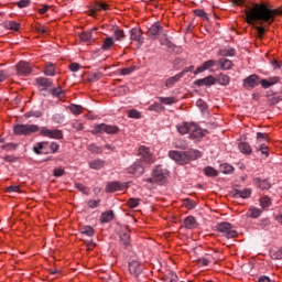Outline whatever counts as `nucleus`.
Segmentation results:
<instances>
[{
	"mask_svg": "<svg viewBox=\"0 0 282 282\" xmlns=\"http://www.w3.org/2000/svg\"><path fill=\"white\" fill-rule=\"evenodd\" d=\"M164 106H162V104L160 102H155L153 105H150L148 110L149 111H155V113H162V111H164Z\"/></svg>",
	"mask_w": 282,
	"mask_h": 282,
	"instance_id": "40",
	"label": "nucleus"
},
{
	"mask_svg": "<svg viewBox=\"0 0 282 282\" xmlns=\"http://www.w3.org/2000/svg\"><path fill=\"white\" fill-rule=\"evenodd\" d=\"M102 10V2L96 1L94 8L90 10V14L100 12Z\"/></svg>",
	"mask_w": 282,
	"mask_h": 282,
	"instance_id": "57",
	"label": "nucleus"
},
{
	"mask_svg": "<svg viewBox=\"0 0 282 282\" xmlns=\"http://www.w3.org/2000/svg\"><path fill=\"white\" fill-rule=\"evenodd\" d=\"M15 6H18V8H28L30 6V0H20Z\"/></svg>",
	"mask_w": 282,
	"mask_h": 282,
	"instance_id": "61",
	"label": "nucleus"
},
{
	"mask_svg": "<svg viewBox=\"0 0 282 282\" xmlns=\"http://www.w3.org/2000/svg\"><path fill=\"white\" fill-rule=\"evenodd\" d=\"M44 74H45V76H54V74H56L53 63L46 64V66L44 68Z\"/></svg>",
	"mask_w": 282,
	"mask_h": 282,
	"instance_id": "46",
	"label": "nucleus"
},
{
	"mask_svg": "<svg viewBox=\"0 0 282 282\" xmlns=\"http://www.w3.org/2000/svg\"><path fill=\"white\" fill-rule=\"evenodd\" d=\"M152 175H154V182L160 184V183L164 182V180H166V177H169V170L159 165L155 167Z\"/></svg>",
	"mask_w": 282,
	"mask_h": 282,
	"instance_id": "9",
	"label": "nucleus"
},
{
	"mask_svg": "<svg viewBox=\"0 0 282 282\" xmlns=\"http://www.w3.org/2000/svg\"><path fill=\"white\" fill-rule=\"evenodd\" d=\"M257 151H260V153L262 155H264L265 158H268L270 155V152L268 150V145H265V143H260L258 145H254Z\"/></svg>",
	"mask_w": 282,
	"mask_h": 282,
	"instance_id": "43",
	"label": "nucleus"
},
{
	"mask_svg": "<svg viewBox=\"0 0 282 282\" xmlns=\"http://www.w3.org/2000/svg\"><path fill=\"white\" fill-rule=\"evenodd\" d=\"M191 127H193V123L184 122L181 126H177V131L181 133V135H188L191 134Z\"/></svg>",
	"mask_w": 282,
	"mask_h": 282,
	"instance_id": "26",
	"label": "nucleus"
},
{
	"mask_svg": "<svg viewBox=\"0 0 282 282\" xmlns=\"http://www.w3.org/2000/svg\"><path fill=\"white\" fill-rule=\"evenodd\" d=\"M258 85H259V77L254 74L243 79L245 89H254Z\"/></svg>",
	"mask_w": 282,
	"mask_h": 282,
	"instance_id": "14",
	"label": "nucleus"
},
{
	"mask_svg": "<svg viewBox=\"0 0 282 282\" xmlns=\"http://www.w3.org/2000/svg\"><path fill=\"white\" fill-rule=\"evenodd\" d=\"M45 144H47V142H39L34 148L33 151L34 153H36V155H41V151H43V149H45Z\"/></svg>",
	"mask_w": 282,
	"mask_h": 282,
	"instance_id": "50",
	"label": "nucleus"
},
{
	"mask_svg": "<svg viewBox=\"0 0 282 282\" xmlns=\"http://www.w3.org/2000/svg\"><path fill=\"white\" fill-rule=\"evenodd\" d=\"M183 204L186 208H188V210H193V208L196 206L195 202H193L191 198L184 199Z\"/></svg>",
	"mask_w": 282,
	"mask_h": 282,
	"instance_id": "54",
	"label": "nucleus"
},
{
	"mask_svg": "<svg viewBox=\"0 0 282 282\" xmlns=\"http://www.w3.org/2000/svg\"><path fill=\"white\" fill-rule=\"evenodd\" d=\"M94 32H96V29L82 33L80 41H84L85 43H89V41H91V39H94V36L91 35V34H94Z\"/></svg>",
	"mask_w": 282,
	"mask_h": 282,
	"instance_id": "39",
	"label": "nucleus"
},
{
	"mask_svg": "<svg viewBox=\"0 0 282 282\" xmlns=\"http://www.w3.org/2000/svg\"><path fill=\"white\" fill-rule=\"evenodd\" d=\"M239 151L245 153V155H250V153H252V148L250 147V143L241 142L239 143Z\"/></svg>",
	"mask_w": 282,
	"mask_h": 282,
	"instance_id": "34",
	"label": "nucleus"
},
{
	"mask_svg": "<svg viewBox=\"0 0 282 282\" xmlns=\"http://www.w3.org/2000/svg\"><path fill=\"white\" fill-rule=\"evenodd\" d=\"M204 173L207 177H217V175H219V171L215 170L213 166H206Z\"/></svg>",
	"mask_w": 282,
	"mask_h": 282,
	"instance_id": "41",
	"label": "nucleus"
},
{
	"mask_svg": "<svg viewBox=\"0 0 282 282\" xmlns=\"http://www.w3.org/2000/svg\"><path fill=\"white\" fill-rule=\"evenodd\" d=\"M35 83L40 91H47V89L54 85V82L47 77H37Z\"/></svg>",
	"mask_w": 282,
	"mask_h": 282,
	"instance_id": "10",
	"label": "nucleus"
},
{
	"mask_svg": "<svg viewBox=\"0 0 282 282\" xmlns=\"http://www.w3.org/2000/svg\"><path fill=\"white\" fill-rule=\"evenodd\" d=\"M218 65L220 66V69H223L224 72L232 69V61L228 58H220L218 61Z\"/></svg>",
	"mask_w": 282,
	"mask_h": 282,
	"instance_id": "27",
	"label": "nucleus"
},
{
	"mask_svg": "<svg viewBox=\"0 0 282 282\" xmlns=\"http://www.w3.org/2000/svg\"><path fill=\"white\" fill-rule=\"evenodd\" d=\"M113 219V210L104 212L100 216L101 224H109Z\"/></svg>",
	"mask_w": 282,
	"mask_h": 282,
	"instance_id": "30",
	"label": "nucleus"
},
{
	"mask_svg": "<svg viewBox=\"0 0 282 282\" xmlns=\"http://www.w3.org/2000/svg\"><path fill=\"white\" fill-rule=\"evenodd\" d=\"M89 169H93L94 171H100V169L105 167V161L97 159L95 161H90Z\"/></svg>",
	"mask_w": 282,
	"mask_h": 282,
	"instance_id": "28",
	"label": "nucleus"
},
{
	"mask_svg": "<svg viewBox=\"0 0 282 282\" xmlns=\"http://www.w3.org/2000/svg\"><path fill=\"white\" fill-rule=\"evenodd\" d=\"M124 185H122L120 182H110L107 184L106 191L108 193H116L117 191H123Z\"/></svg>",
	"mask_w": 282,
	"mask_h": 282,
	"instance_id": "22",
	"label": "nucleus"
},
{
	"mask_svg": "<svg viewBox=\"0 0 282 282\" xmlns=\"http://www.w3.org/2000/svg\"><path fill=\"white\" fill-rule=\"evenodd\" d=\"M119 237L122 246H124L126 248L129 246V243H131V235L129 229L124 228L123 230H121Z\"/></svg>",
	"mask_w": 282,
	"mask_h": 282,
	"instance_id": "20",
	"label": "nucleus"
},
{
	"mask_svg": "<svg viewBox=\"0 0 282 282\" xmlns=\"http://www.w3.org/2000/svg\"><path fill=\"white\" fill-rule=\"evenodd\" d=\"M281 100H282V94L274 95L272 98H270L271 105H276L278 102H281Z\"/></svg>",
	"mask_w": 282,
	"mask_h": 282,
	"instance_id": "60",
	"label": "nucleus"
},
{
	"mask_svg": "<svg viewBox=\"0 0 282 282\" xmlns=\"http://www.w3.org/2000/svg\"><path fill=\"white\" fill-rule=\"evenodd\" d=\"M128 117L134 118L135 120H140V118H142V115L138 110L133 109L128 111Z\"/></svg>",
	"mask_w": 282,
	"mask_h": 282,
	"instance_id": "55",
	"label": "nucleus"
},
{
	"mask_svg": "<svg viewBox=\"0 0 282 282\" xmlns=\"http://www.w3.org/2000/svg\"><path fill=\"white\" fill-rule=\"evenodd\" d=\"M167 31L164 30V26H162V24H160V22H156L154 24H152L148 31H147V35L150 39L155 40H160V36H163Z\"/></svg>",
	"mask_w": 282,
	"mask_h": 282,
	"instance_id": "7",
	"label": "nucleus"
},
{
	"mask_svg": "<svg viewBox=\"0 0 282 282\" xmlns=\"http://www.w3.org/2000/svg\"><path fill=\"white\" fill-rule=\"evenodd\" d=\"M115 41H124L127 35L124 34V31L122 29H115L113 34H112Z\"/></svg>",
	"mask_w": 282,
	"mask_h": 282,
	"instance_id": "36",
	"label": "nucleus"
},
{
	"mask_svg": "<svg viewBox=\"0 0 282 282\" xmlns=\"http://www.w3.org/2000/svg\"><path fill=\"white\" fill-rule=\"evenodd\" d=\"M40 131V135L43 138H51L52 140H63V130L52 129L47 127H39L37 124H23L18 123L13 127L15 135H32Z\"/></svg>",
	"mask_w": 282,
	"mask_h": 282,
	"instance_id": "2",
	"label": "nucleus"
},
{
	"mask_svg": "<svg viewBox=\"0 0 282 282\" xmlns=\"http://www.w3.org/2000/svg\"><path fill=\"white\" fill-rule=\"evenodd\" d=\"M58 149H61V145L56 142H52L50 144V150H51V153H56V151H58Z\"/></svg>",
	"mask_w": 282,
	"mask_h": 282,
	"instance_id": "62",
	"label": "nucleus"
},
{
	"mask_svg": "<svg viewBox=\"0 0 282 282\" xmlns=\"http://www.w3.org/2000/svg\"><path fill=\"white\" fill-rule=\"evenodd\" d=\"M53 98H65V90L62 87L53 88L50 90Z\"/></svg>",
	"mask_w": 282,
	"mask_h": 282,
	"instance_id": "35",
	"label": "nucleus"
},
{
	"mask_svg": "<svg viewBox=\"0 0 282 282\" xmlns=\"http://www.w3.org/2000/svg\"><path fill=\"white\" fill-rule=\"evenodd\" d=\"M275 17H282V10L270 9L265 3H254L252 8L246 10L247 23L249 25H254L257 22H260V25H263V23L272 25Z\"/></svg>",
	"mask_w": 282,
	"mask_h": 282,
	"instance_id": "1",
	"label": "nucleus"
},
{
	"mask_svg": "<svg viewBox=\"0 0 282 282\" xmlns=\"http://www.w3.org/2000/svg\"><path fill=\"white\" fill-rule=\"evenodd\" d=\"M6 28H8V30H14L15 32H18L19 23H17L14 21H9L6 23Z\"/></svg>",
	"mask_w": 282,
	"mask_h": 282,
	"instance_id": "56",
	"label": "nucleus"
},
{
	"mask_svg": "<svg viewBox=\"0 0 282 282\" xmlns=\"http://www.w3.org/2000/svg\"><path fill=\"white\" fill-rule=\"evenodd\" d=\"M270 219L268 218H263L259 221L258 226L259 228H261L262 230H264V228H268V226H270Z\"/></svg>",
	"mask_w": 282,
	"mask_h": 282,
	"instance_id": "58",
	"label": "nucleus"
},
{
	"mask_svg": "<svg viewBox=\"0 0 282 282\" xmlns=\"http://www.w3.org/2000/svg\"><path fill=\"white\" fill-rule=\"evenodd\" d=\"M271 259H282V251H273L271 253Z\"/></svg>",
	"mask_w": 282,
	"mask_h": 282,
	"instance_id": "64",
	"label": "nucleus"
},
{
	"mask_svg": "<svg viewBox=\"0 0 282 282\" xmlns=\"http://www.w3.org/2000/svg\"><path fill=\"white\" fill-rule=\"evenodd\" d=\"M264 142H270V137L268 135V133L258 132L256 145L265 144Z\"/></svg>",
	"mask_w": 282,
	"mask_h": 282,
	"instance_id": "33",
	"label": "nucleus"
},
{
	"mask_svg": "<svg viewBox=\"0 0 282 282\" xmlns=\"http://www.w3.org/2000/svg\"><path fill=\"white\" fill-rule=\"evenodd\" d=\"M159 42L160 45H163L170 52H173V50H175V44L173 43V41H171V37H169V31H165V34L159 37Z\"/></svg>",
	"mask_w": 282,
	"mask_h": 282,
	"instance_id": "12",
	"label": "nucleus"
},
{
	"mask_svg": "<svg viewBox=\"0 0 282 282\" xmlns=\"http://www.w3.org/2000/svg\"><path fill=\"white\" fill-rule=\"evenodd\" d=\"M261 213H263V210H261L260 208H257V207H250L248 210V215H249V217H252V219H257V218L261 217Z\"/></svg>",
	"mask_w": 282,
	"mask_h": 282,
	"instance_id": "38",
	"label": "nucleus"
},
{
	"mask_svg": "<svg viewBox=\"0 0 282 282\" xmlns=\"http://www.w3.org/2000/svg\"><path fill=\"white\" fill-rule=\"evenodd\" d=\"M216 230L226 237L227 239H235L237 237V230L232 229V225L230 223H219L216 225Z\"/></svg>",
	"mask_w": 282,
	"mask_h": 282,
	"instance_id": "6",
	"label": "nucleus"
},
{
	"mask_svg": "<svg viewBox=\"0 0 282 282\" xmlns=\"http://www.w3.org/2000/svg\"><path fill=\"white\" fill-rule=\"evenodd\" d=\"M130 40L135 41L139 45L144 43V37H142V30L138 28H133L130 30Z\"/></svg>",
	"mask_w": 282,
	"mask_h": 282,
	"instance_id": "16",
	"label": "nucleus"
},
{
	"mask_svg": "<svg viewBox=\"0 0 282 282\" xmlns=\"http://www.w3.org/2000/svg\"><path fill=\"white\" fill-rule=\"evenodd\" d=\"M281 77L279 76H273V77H269L267 79H262L260 82V85L263 89H270V87L276 85V83H280Z\"/></svg>",
	"mask_w": 282,
	"mask_h": 282,
	"instance_id": "17",
	"label": "nucleus"
},
{
	"mask_svg": "<svg viewBox=\"0 0 282 282\" xmlns=\"http://www.w3.org/2000/svg\"><path fill=\"white\" fill-rule=\"evenodd\" d=\"M271 205H272V199H270V197L263 196L262 198H260L261 208H270Z\"/></svg>",
	"mask_w": 282,
	"mask_h": 282,
	"instance_id": "47",
	"label": "nucleus"
},
{
	"mask_svg": "<svg viewBox=\"0 0 282 282\" xmlns=\"http://www.w3.org/2000/svg\"><path fill=\"white\" fill-rule=\"evenodd\" d=\"M120 131L118 126H111L107 123H99L94 127L91 130L93 135H98L100 133H107L108 135H113Z\"/></svg>",
	"mask_w": 282,
	"mask_h": 282,
	"instance_id": "5",
	"label": "nucleus"
},
{
	"mask_svg": "<svg viewBox=\"0 0 282 282\" xmlns=\"http://www.w3.org/2000/svg\"><path fill=\"white\" fill-rule=\"evenodd\" d=\"M217 83V78H215L213 75H209L205 78H200L194 82V85L197 87H213Z\"/></svg>",
	"mask_w": 282,
	"mask_h": 282,
	"instance_id": "11",
	"label": "nucleus"
},
{
	"mask_svg": "<svg viewBox=\"0 0 282 282\" xmlns=\"http://www.w3.org/2000/svg\"><path fill=\"white\" fill-rule=\"evenodd\" d=\"M215 62L214 59H208L206 61L202 66L197 67L196 72H194L195 75L202 74V72H206V69H210V67H215Z\"/></svg>",
	"mask_w": 282,
	"mask_h": 282,
	"instance_id": "24",
	"label": "nucleus"
},
{
	"mask_svg": "<svg viewBox=\"0 0 282 282\" xmlns=\"http://www.w3.org/2000/svg\"><path fill=\"white\" fill-rule=\"evenodd\" d=\"M113 45H116V42L113 41V39L111 36H108L104 40L101 50H104V52H107L108 50H111V47H113Z\"/></svg>",
	"mask_w": 282,
	"mask_h": 282,
	"instance_id": "31",
	"label": "nucleus"
},
{
	"mask_svg": "<svg viewBox=\"0 0 282 282\" xmlns=\"http://www.w3.org/2000/svg\"><path fill=\"white\" fill-rule=\"evenodd\" d=\"M253 184L257 186V188H260V191H268L271 187L270 182L261 177L253 178Z\"/></svg>",
	"mask_w": 282,
	"mask_h": 282,
	"instance_id": "19",
	"label": "nucleus"
},
{
	"mask_svg": "<svg viewBox=\"0 0 282 282\" xmlns=\"http://www.w3.org/2000/svg\"><path fill=\"white\" fill-rule=\"evenodd\" d=\"M204 138V131L197 124L192 123L189 128V139L191 140H199Z\"/></svg>",
	"mask_w": 282,
	"mask_h": 282,
	"instance_id": "13",
	"label": "nucleus"
},
{
	"mask_svg": "<svg viewBox=\"0 0 282 282\" xmlns=\"http://www.w3.org/2000/svg\"><path fill=\"white\" fill-rule=\"evenodd\" d=\"M138 155L140 158L139 162L145 166H151L155 162V156L151 153V149L145 145L139 147Z\"/></svg>",
	"mask_w": 282,
	"mask_h": 282,
	"instance_id": "4",
	"label": "nucleus"
},
{
	"mask_svg": "<svg viewBox=\"0 0 282 282\" xmlns=\"http://www.w3.org/2000/svg\"><path fill=\"white\" fill-rule=\"evenodd\" d=\"M94 228L86 226L82 229V235H86V237H94Z\"/></svg>",
	"mask_w": 282,
	"mask_h": 282,
	"instance_id": "53",
	"label": "nucleus"
},
{
	"mask_svg": "<svg viewBox=\"0 0 282 282\" xmlns=\"http://www.w3.org/2000/svg\"><path fill=\"white\" fill-rule=\"evenodd\" d=\"M128 206L129 208H138L140 206V198H129Z\"/></svg>",
	"mask_w": 282,
	"mask_h": 282,
	"instance_id": "52",
	"label": "nucleus"
},
{
	"mask_svg": "<svg viewBox=\"0 0 282 282\" xmlns=\"http://www.w3.org/2000/svg\"><path fill=\"white\" fill-rule=\"evenodd\" d=\"M68 109L74 116H80V113H83V106L80 105L72 104Z\"/></svg>",
	"mask_w": 282,
	"mask_h": 282,
	"instance_id": "45",
	"label": "nucleus"
},
{
	"mask_svg": "<svg viewBox=\"0 0 282 282\" xmlns=\"http://www.w3.org/2000/svg\"><path fill=\"white\" fill-rule=\"evenodd\" d=\"M161 280L163 282H178L180 281V278H177V273L176 272H173V271H166Z\"/></svg>",
	"mask_w": 282,
	"mask_h": 282,
	"instance_id": "21",
	"label": "nucleus"
},
{
	"mask_svg": "<svg viewBox=\"0 0 282 282\" xmlns=\"http://www.w3.org/2000/svg\"><path fill=\"white\" fill-rule=\"evenodd\" d=\"M232 195H234V197H241L242 199H248V197H250V195H252V191L250 188H245L243 191L234 189Z\"/></svg>",
	"mask_w": 282,
	"mask_h": 282,
	"instance_id": "23",
	"label": "nucleus"
},
{
	"mask_svg": "<svg viewBox=\"0 0 282 282\" xmlns=\"http://www.w3.org/2000/svg\"><path fill=\"white\" fill-rule=\"evenodd\" d=\"M135 69H138L137 66H130L127 68H121L119 72H120L121 76H130V74H133V72H135Z\"/></svg>",
	"mask_w": 282,
	"mask_h": 282,
	"instance_id": "48",
	"label": "nucleus"
},
{
	"mask_svg": "<svg viewBox=\"0 0 282 282\" xmlns=\"http://www.w3.org/2000/svg\"><path fill=\"white\" fill-rule=\"evenodd\" d=\"M88 151H90V153H95L96 155H101L102 148L93 143V144L88 145Z\"/></svg>",
	"mask_w": 282,
	"mask_h": 282,
	"instance_id": "49",
	"label": "nucleus"
},
{
	"mask_svg": "<svg viewBox=\"0 0 282 282\" xmlns=\"http://www.w3.org/2000/svg\"><path fill=\"white\" fill-rule=\"evenodd\" d=\"M129 272L133 276H140L142 274V265L138 261H132L129 263Z\"/></svg>",
	"mask_w": 282,
	"mask_h": 282,
	"instance_id": "18",
	"label": "nucleus"
},
{
	"mask_svg": "<svg viewBox=\"0 0 282 282\" xmlns=\"http://www.w3.org/2000/svg\"><path fill=\"white\" fill-rule=\"evenodd\" d=\"M158 100L163 105H175L177 102L175 97H158Z\"/></svg>",
	"mask_w": 282,
	"mask_h": 282,
	"instance_id": "42",
	"label": "nucleus"
},
{
	"mask_svg": "<svg viewBox=\"0 0 282 282\" xmlns=\"http://www.w3.org/2000/svg\"><path fill=\"white\" fill-rule=\"evenodd\" d=\"M17 70L19 76H30L32 74V66L26 62H20L17 65Z\"/></svg>",
	"mask_w": 282,
	"mask_h": 282,
	"instance_id": "15",
	"label": "nucleus"
},
{
	"mask_svg": "<svg viewBox=\"0 0 282 282\" xmlns=\"http://www.w3.org/2000/svg\"><path fill=\"white\" fill-rule=\"evenodd\" d=\"M237 54V50L234 47H225L219 50L218 56H235Z\"/></svg>",
	"mask_w": 282,
	"mask_h": 282,
	"instance_id": "32",
	"label": "nucleus"
},
{
	"mask_svg": "<svg viewBox=\"0 0 282 282\" xmlns=\"http://www.w3.org/2000/svg\"><path fill=\"white\" fill-rule=\"evenodd\" d=\"M194 14H196V17H200L203 19H208V17L206 15V13L204 12V10L202 9H196L194 10Z\"/></svg>",
	"mask_w": 282,
	"mask_h": 282,
	"instance_id": "63",
	"label": "nucleus"
},
{
	"mask_svg": "<svg viewBox=\"0 0 282 282\" xmlns=\"http://www.w3.org/2000/svg\"><path fill=\"white\" fill-rule=\"evenodd\" d=\"M232 171H235V167H232V165L225 163V164H220L219 166V172L224 173L225 175H230V173H232Z\"/></svg>",
	"mask_w": 282,
	"mask_h": 282,
	"instance_id": "37",
	"label": "nucleus"
},
{
	"mask_svg": "<svg viewBox=\"0 0 282 282\" xmlns=\"http://www.w3.org/2000/svg\"><path fill=\"white\" fill-rule=\"evenodd\" d=\"M53 122H56V124H61L62 122H65V116L61 113H55L52 117Z\"/></svg>",
	"mask_w": 282,
	"mask_h": 282,
	"instance_id": "51",
	"label": "nucleus"
},
{
	"mask_svg": "<svg viewBox=\"0 0 282 282\" xmlns=\"http://www.w3.org/2000/svg\"><path fill=\"white\" fill-rule=\"evenodd\" d=\"M169 158H171V160H174L176 164H181L182 166H184V164H188L193 162V160H199V158H202V152H199V150H189V151L172 150L169 152Z\"/></svg>",
	"mask_w": 282,
	"mask_h": 282,
	"instance_id": "3",
	"label": "nucleus"
},
{
	"mask_svg": "<svg viewBox=\"0 0 282 282\" xmlns=\"http://www.w3.org/2000/svg\"><path fill=\"white\" fill-rule=\"evenodd\" d=\"M216 83H219V85L223 86L230 85V77L226 74H220L219 77L216 79Z\"/></svg>",
	"mask_w": 282,
	"mask_h": 282,
	"instance_id": "44",
	"label": "nucleus"
},
{
	"mask_svg": "<svg viewBox=\"0 0 282 282\" xmlns=\"http://www.w3.org/2000/svg\"><path fill=\"white\" fill-rule=\"evenodd\" d=\"M184 226L187 230H193L194 228H197V220L193 216H187L184 219Z\"/></svg>",
	"mask_w": 282,
	"mask_h": 282,
	"instance_id": "25",
	"label": "nucleus"
},
{
	"mask_svg": "<svg viewBox=\"0 0 282 282\" xmlns=\"http://www.w3.org/2000/svg\"><path fill=\"white\" fill-rule=\"evenodd\" d=\"M183 73H178L173 77H170L165 82V87L169 89L175 85V83H178V80L182 78Z\"/></svg>",
	"mask_w": 282,
	"mask_h": 282,
	"instance_id": "29",
	"label": "nucleus"
},
{
	"mask_svg": "<svg viewBox=\"0 0 282 282\" xmlns=\"http://www.w3.org/2000/svg\"><path fill=\"white\" fill-rule=\"evenodd\" d=\"M73 129H75V131H83V129H85V127L83 126V122L79 121H74L72 123Z\"/></svg>",
	"mask_w": 282,
	"mask_h": 282,
	"instance_id": "59",
	"label": "nucleus"
},
{
	"mask_svg": "<svg viewBox=\"0 0 282 282\" xmlns=\"http://www.w3.org/2000/svg\"><path fill=\"white\" fill-rule=\"evenodd\" d=\"M144 163L137 161L128 167V173H130V175H134L135 177H141V175H144Z\"/></svg>",
	"mask_w": 282,
	"mask_h": 282,
	"instance_id": "8",
	"label": "nucleus"
}]
</instances>
